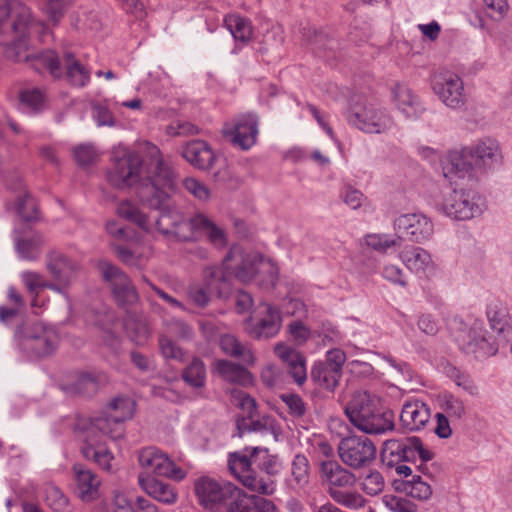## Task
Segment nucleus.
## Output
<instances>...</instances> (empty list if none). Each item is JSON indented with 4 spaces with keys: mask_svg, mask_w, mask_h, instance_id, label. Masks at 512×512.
<instances>
[{
    "mask_svg": "<svg viewBox=\"0 0 512 512\" xmlns=\"http://www.w3.org/2000/svg\"><path fill=\"white\" fill-rule=\"evenodd\" d=\"M274 352L288 366L289 374L293 377L298 385H303L307 379L306 359L304 356L286 345L285 343H277L274 346Z\"/></svg>",
    "mask_w": 512,
    "mask_h": 512,
    "instance_id": "7c9ffc66",
    "label": "nucleus"
},
{
    "mask_svg": "<svg viewBox=\"0 0 512 512\" xmlns=\"http://www.w3.org/2000/svg\"><path fill=\"white\" fill-rule=\"evenodd\" d=\"M392 98L397 109L407 118L416 119L423 112L418 97L406 85L396 84L392 89Z\"/></svg>",
    "mask_w": 512,
    "mask_h": 512,
    "instance_id": "473e14b6",
    "label": "nucleus"
},
{
    "mask_svg": "<svg viewBox=\"0 0 512 512\" xmlns=\"http://www.w3.org/2000/svg\"><path fill=\"white\" fill-rule=\"evenodd\" d=\"M75 478V493L85 503H90L100 497L101 479L92 470L81 464L73 465Z\"/></svg>",
    "mask_w": 512,
    "mask_h": 512,
    "instance_id": "5701e85b",
    "label": "nucleus"
},
{
    "mask_svg": "<svg viewBox=\"0 0 512 512\" xmlns=\"http://www.w3.org/2000/svg\"><path fill=\"white\" fill-rule=\"evenodd\" d=\"M466 153L473 160L474 166L484 171L493 170L503 163L500 143L491 137H483L467 145Z\"/></svg>",
    "mask_w": 512,
    "mask_h": 512,
    "instance_id": "f3484780",
    "label": "nucleus"
},
{
    "mask_svg": "<svg viewBox=\"0 0 512 512\" xmlns=\"http://www.w3.org/2000/svg\"><path fill=\"white\" fill-rule=\"evenodd\" d=\"M15 339L25 349H33L36 356L51 354L58 343L56 332L43 323H35L28 333L23 334L19 329L15 332Z\"/></svg>",
    "mask_w": 512,
    "mask_h": 512,
    "instance_id": "2eb2a0df",
    "label": "nucleus"
},
{
    "mask_svg": "<svg viewBox=\"0 0 512 512\" xmlns=\"http://www.w3.org/2000/svg\"><path fill=\"white\" fill-rule=\"evenodd\" d=\"M340 198L351 209L361 208L367 201L365 195L353 186L347 185L340 192Z\"/></svg>",
    "mask_w": 512,
    "mask_h": 512,
    "instance_id": "13d9d810",
    "label": "nucleus"
},
{
    "mask_svg": "<svg viewBox=\"0 0 512 512\" xmlns=\"http://www.w3.org/2000/svg\"><path fill=\"white\" fill-rule=\"evenodd\" d=\"M468 157L466 146L460 150L450 151L442 164L444 177L453 181L470 176L473 172L474 163L470 162L467 159Z\"/></svg>",
    "mask_w": 512,
    "mask_h": 512,
    "instance_id": "bb28decb",
    "label": "nucleus"
},
{
    "mask_svg": "<svg viewBox=\"0 0 512 512\" xmlns=\"http://www.w3.org/2000/svg\"><path fill=\"white\" fill-rule=\"evenodd\" d=\"M399 259L410 272L419 276L427 277L436 270L431 253L420 246H406L399 253Z\"/></svg>",
    "mask_w": 512,
    "mask_h": 512,
    "instance_id": "412c9836",
    "label": "nucleus"
},
{
    "mask_svg": "<svg viewBox=\"0 0 512 512\" xmlns=\"http://www.w3.org/2000/svg\"><path fill=\"white\" fill-rule=\"evenodd\" d=\"M224 24L236 41L248 43L253 36L251 22L238 14H229L224 18Z\"/></svg>",
    "mask_w": 512,
    "mask_h": 512,
    "instance_id": "ea45409f",
    "label": "nucleus"
},
{
    "mask_svg": "<svg viewBox=\"0 0 512 512\" xmlns=\"http://www.w3.org/2000/svg\"><path fill=\"white\" fill-rule=\"evenodd\" d=\"M43 27L31 9L19 0H0V45L5 55L15 61H28V39Z\"/></svg>",
    "mask_w": 512,
    "mask_h": 512,
    "instance_id": "7ed1b4c3",
    "label": "nucleus"
},
{
    "mask_svg": "<svg viewBox=\"0 0 512 512\" xmlns=\"http://www.w3.org/2000/svg\"><path fill=\"white\" fill-rule=\"evenodd\" d=\"M20 102L23 109L36 112L44 107L45 95L37 88L26 89L20 93Z\"/></svg>",
    "mask_w": 512,
    "mask_h": 512,
    "instance_id": "603ef678",
    "label": "nucleus"
},
{
    "mask_svg": "<svg viewBox=\"0 0 512 512\" xmlns=\"http://www.w3.org/2000/svg\"><path fill=\"white\" fill-rule=\"evenodd\" d=\"M350 422L366 434H383L394 429L391 412H382L379 399L366 391L356 392L345 407Z\"/></svg>",
    "mask_w": 512,
    "mask_h": 512,
    "instance_id": "39448f33",
    "label": "nucleus"
},
{
    "mask_svg": "<svg viewBox=\"0 0 512 512\" xmlns=\"http://www.w3.org/2000/svg\"><path fill=\"white\" fill-rule=\"evenodd\" d=\"M394 228L416 243H424L434 234L432 220L422 213L400 215L394 221Z\"/></svg>",
    "mask_w": 512,
    "mask_h": 512,
    "instance_id": "a211bd4d",
    "label": "nucleus"
},
{
    "mask_svg": "<svg viewBox=\"0 0 512 512\" xmlns=\"http://www.w3.org/2000/svg\"><path fill=\"white\" fill-rule=\"evenodd\" d=\"M430 85L433 93L443 105L452 110L462 109L467 101L462 77L455 71L441 69L431 75Z\"/></svg>",
    "mask_w": 512,
    "mask_h": 512,
    "instance_id": "1a4fd4ad",
    "label": "nucleus"
},
{
    "mask_svg": "<svg viewBox=\"0 0 512 512\" xmlns=\"http://www.w3.org/2000/svg\"><path fill=\"white\" fill-rule=\"evenodd\" d=\"M21 280L27 290L31 293H39L38 289L44 288L46 280L44 276L35 271H23L20 274Z\"/></svg>",
    "mask_w": 512,
    "mask_h": 512,
    "instance_id": "0e129e2a",
    "label": "nucleus"
},
{
    "mask_svg": "<svg viewBox=\"0 0 512 512\" xmlns=\"http://www.w3.org/2000/svg\"><path fill=\"white\" fill-rule=\"evenodd\" d=\"M184 381L192 387L200 388L204 385L206 379V370L203 362L194 358L189 366L183 371Z\"/></svg>",
    "mask_w": 512,
    "mask_h": 512,
    "instance_id": "8fccbe9b",
    "label": "nucleus"
},
{
    "mask_svg": "<svg viewBox=\"0 0 512 512\" xmlns=\"http://www.w3.org/2000/svg\"><path fill=\"white\" fill-rule=\"evenodd\" d=\"M381 275L384 279L391 282L394 285H399L401 287L407 286L406 277L404 275L403 270L394 264H386L384 265Z\"/></svg>",
    "mask_w": 512,
    "mask_h": 512,
    "instance_id": "338daca9",
    "label": "nucleus"
},
{
    "mask_svg": "<svg viewBox=\"0 0 512 512\" xmlns=\"http://www.w3.org/2000/svg\"><path fill=\"white\" fill-rule=\"evenodd\" d=\"M109 419L95 418L93 420L79 418L75 424V433L83 441L82 454L88 460H93L102 469H113L114 455L106 447L103 439L109 436L106 433Z\"/></svg>",
    "mask_w": 512,
    "mask_h": 512,
    "instance_id": "0eeeda50",
    "label": "nucleus"
},
{
    "mask_svg": "<svg viewBox=\"0 0 512 512\" xmlns=\"http://www.w3.org/2000/svg\"><path fill=\"white\" fill-rule=\"evenodd\" d=\"M237 427L240 431V435L244 432H267L271 431L275 439H277L280 433V428L276 424L275 420L270 416H263L261 419L254 420L250 419L249 423L245 419L237 421Z\"/></svg>",
    "mask_w": 512,
    "mask_h": 512,
    "instance_id": "37998d69",
    "label": "nucleus"
},
{
    "mask_svg": "<svg viewBox=\"0 0 512 512\" xmlns=\"http://www.w3.org/2000/svg\"><path fill=\"white\" fill-rule=\"evenodd\" d=\"M73 154L76 162L81 166H88L94 163L99 155L96 148L91 144L76 146L73 150Z\"/></svg>",
    "mask_w": 512,
    "mask_h": 512,
    "instance_id": "bf43d9fd",
    "label": "nucleus"
},
{
    "mask_svg": "<svg viewBox=\"0 0 512 512\" xmlns=\"http://www.w3.org/2000/svg\"><path fill=\"white\" fill-rule=\"evenodd\" d=\"M440 413L446 415L451 421H460L466 415V406L462 399L452 395L443 394L439 397Z\"/></svg>",
    "mask_w": 512,
    "mask_h": 512,
    "instance_id": "79ce46f5",
    "label": "nucleus"
},
{
    "mask_svg": "<svg viewBox=\"0 0 512 512\" xmlns=\"http://www.w3.org/2000/svg\"><path fill=\"white\" fill-rule=\"evenodd\" d=\"M282 401L289 409V413L296 418L304 416L306 412V405L303 399L296 394H283L281 395Z\"/></svg>",
    "mask_w": 512,
    "mask_h": 512,
    "instance_id": "69168bd1",
    "label": "nucleus"
},
{
    "mask_svg": "<svg viewBox=\"0 0 512 512\" xmlns=\"http://www.w3.org/2000/svg\"><path fill=\"white\" fill-rule=\"evenodd\" d=\"M341 461L352 469L369 466L376 459V447L365 436H350L342 439L338 446Z\"/></svg>",
    "mask_w": 512,
    "mask_h": 512,
    "instance_id": "f8f14e48",
    "label": "nucleus"
},
{
    "mask_svg": "<svg viewBox=\"0 0 512 512\" xmlns=\"http://www.w3.org/2000/svg\"><path fill=\"white\" fill-rule=\"evenodd\" d=\"M16 250L22 259L33 260L36 259L40 247L42 245V238L39 235L16 240Z\"/></svg>",
    "mask_w": 512,
    "mask_h": 512,
    "instance_id": "3c124183",
    "label": "nucleus"
},
{
    "mask_svg": "<svg viewBox=\"0 0 512 512\" xmlns=\"http://www.w3.org/2000/svg\"><path fill=\"white\" fill-rule=\"evenodd\" d=\"M138 484L148 496L160 503L172 505L178 500V493L175 487L154 476L139 474Z\"/></svg>",
    "mask_w": 512,
    "mask_h": 512,
    "instance_id": "393cba45",
    "label": "nucleus"
},
{
    "mask_svg": "<svg viewBox=\"0 0 512 512\" xmlns=\"http://www.w3.org/2000/svg\"><path fill=\"white\" fill-rule=\"evenodd\" d=\"M223 135L234 146L242 150H249L257 141V116L252 113L239 115L224 125Z\"/></svg>",
    "mask_w": 512,
    "mask_h": 512,
    "instance_id": "4468645a",
    "label": "nucleus"
},
{
    "mask_svg": "<svg viewBox=\"0 0 512 512\" xmlns=\"http://www.w3.org/2000/svg\"><path fill=\"white\" fill-rule=\"evenodd\" d=\"M217 373L227 382L239 385H251L253 375L244 367L228 360H218L215 362Z\"/></svg>",
    "mask_w": 512,
    "mask_h": 512,
    "instance_id": "c9c22d12",
    "label": "nucleus"
},
{
    "mask_svg": "<svg viewBox=\"0 0 512 512\" xmlns=\"http://www.w3.org/2000/svg\"><path fill=\"white\" fill-rule=\"evenodd\" d=\"M274 352L288 366L289 374L293 377L298 385H303L307 379L306 359L304 356L286 345L285 343H277L274 346Z\"/></svg>",
    "mask_w": 512,
    "mask_h": 512,
    "instance_id": "c85d7f7f",
    "label": "nucleus"
},
{
    "mask_svg": "<svg viewBox=\"0 0 512 512\" xmlns=\"http://www.w3.org/2000/svg\"><path fill=\"white\" fill-rule=\"evenodd\" d=\"M159 346L162 355L166 359H173L179 362H183L185 360V352L171 339L165 336L160 337Z\"/></svg>",
    "mask_w": 512,
    "mask_h": 512,
    "instance_id": "052dcab7",
    "label": "nucleus"
},
{
    "mask_svg": "<svg viewBox=\"0 0 512 512\" xmlns=\"http://www.w3.org/2000/svg\"><path fill=\"white\" fill-rule=\"evenodd\" d=\"M112 512H159L156 505L144 497H137L133 501L125 492L114 491L111 500Z\"/></svg>",
    "mask_w": 512,
    "mask_h": 512,
    "instance_id": "72a5a7b5",
    "label": "nucleus"
},
{
    "mask_svg": "<svg viewBox=\"0 0 512 512\" xmlns=\"http://www.w3.org/2000/svg\"><path fill=\"white\" fill-rule=\"evenodd\" d=\"M487 319L491 330L499 341L506 343L512 335V319L508 309L500 302H492L487 307Z\"/></svg>",
    "mask_w": 512,
    "mask_h": 512,
    "instance_id": "cd10ccee",
    "label": "nucleus"
},
{
    "mask_svg": "<svg viewBox=\"0 0 512 512\" xmlns=\"http://www.w3.org/2000/svg\"><path fill=\"white\" fill-rule=\"evenodd\" d=\"M92 118L98 127L115 125V119L108 107L96 104L92 107Z\"/></svg>",
    "mask_w": 512,
    "mask_h": 512,
    "instance_id": "774afa93",
    "label": "nucleus"
},
{
    "mask_svg": "<svg viewBox=\"0 0 512 512\" xmlns=\"http://www.w3.org/2000/svg\"><path fill=\"white\" fill-rule=\"evenodd\" d=\"M223 266L225 272L219 267H206L203 281L189 285L187 297L193 304L205 307L213 295H221L222 285L230 273H234L242 282L257 280L264 288L274 287L278 280V268L271 260L256 252L244 254L240 246H233L230 249L224 258Z\"/></svg>",
    "mask_w": 512,
    "mask_h": 512,
    "instance_id": "f03ea898",
    "label": "nucleus"
},
{
    "mask_svg": "<svg viewBox=\"0 0 512 512\" xmlns=\"http://www.w3.org/2000/svg\"><path fill=\"white\" fill-rule=\"evenodd\" d=\"M236 488L237 486L231 482L217 481L208 477L199 479L195 484L200 503L210 510L217 509L220 505L226 508Z\"/></svg>",
    "mask_w": 512,
    "mask_h": 512,
    "instance_id": "dca6fc26",
    "label": "nucleus"
},
{
    "mask_svg": "<svg viewBox=\"0 0 512 512\" xmlns=\"http://www.w3.org/2000/svg\"><path fill=\"white\" fill-rule=\"evenodd\" d=\"M63 62L69 82L76 87H84L90 81V71L83 66L72 54H65Z\"/></svg>",
    "mask_w": 512,
    "mask_h": 512,
    "instance_id": "a19ab883",
    "label": "nucleus"
},
{
    "mask_svg": "<svg viewBox=\"0 0 512 512\" xmlns=\"http://www.w3.org/2000/svg\"><path fill=\"white\" fill-rule=\"evenodd\" d=\"M311 380L319 387L334 390L339 384L342 373L324 361H316L311 368Z\"/></svg>",
    "mask_w": 512,
    "mask_h": 512,
    "instance_id": "e433bc0d",
    "label": "nucleus"
},
{
    "mask_svg": "<svg viewBox=\"0 0 512 512\" xmlns=\"http://www.w3.org/2000/svg\"><path fill=\"white\" fill-rule=\"evenodd\" d=\"M142 152L150 158L154 166L153 176L144 177L140 155L123 144L111 150L113 167L108 180L114 187H136L140 204L131 200L122 201L117 214L148 234L160 233L166 239L177 241H197L207 238L209 242L222 248L227 244L225 231L203 213L185 215L168 207L166 202L174 188V173L164 163L159 148L150 143L141 144Z\"/></svg>",
    "mask_w": 512,
    "mask_h": 512,
    "instance_id": "f257e3e1",
    "label": "nucleus"
},
{
    "mask_svg": "<svg viewBox=\"0 0 512 512\" xmlns=\"http://www.w3.org/2000/svg\"><path fill=\"white\" fill-rule=\"evenodd\" d=\"M274 352L288 366L289 374L293 377L298 385H303L307 379L306 359L304 356L286 345L285 343H277L274 346Z\"/></svg>",
    "mask_w": 512,
    "mask_h": 512,
    "instance_id": "c756f323",
    "label": "nucleus"
},
{
    "mask_svg": "<svg viewBox=\"0 0 512 512\" xmlns=\"http://www.w3.org/2000/svg\"><path fill=\"white\" fill-rule=\"evenodd\" d=\"M385 480L377 470H370L361 481L362 490L370 495L376 496L384 490Z\"/></svg>",
    "mask_w": 512,
    "mask_h": 512,
    "instance_id": "864d4df0",
    "label": "nucleus"
},
{
    "mask_svg": "<svg viewBox=\"0 0 512 512\" xmlns=\"http://www.w3.org/2000/svg\"><path fill=\"white\" fill-rule=\"evenodd\" d=\"M125 326L129 336L136 344H144L150 335L149 328L143 321H128Z\"/></svg>",
    "mask_w": 512,
    "mask_h": 512,
    "instance_id": "e2e57ef3",
    "label": "nucleus"
},
{
    "mask_svg": "<svg viewBox=\"0 0 512 512\" xmlns=\"http://www.w3.org/2000/svg\"><path fill=\"white\" fill-rule=\"evenodd\" d=\"M181 155L189 164L201 170L210 169L216 159L212 148L202 140L186 143L181 149Z\"/></svg>",
    "mask_w": 512,
    "mask_h": 512,
    "instance_id": "a878e982",
    "label": "nucleus"
},
{
    "mask_svg": "<svg viewBox=\"0 0 512 512\" xmlns=\"http://www.w3.org/2000/svg\"><path fill=\"white\" fill-rule=\"evenodd\" d=\"M364 241L368 248L384 254L391 248L399 246L401 239L389 234L373 233L366 235Z\"/></svg>",
    "mask_w": 512,
    "mask_h": 512,
    "instance_id": "49530a36",
    "label": "nucleus"
},
{
    "mask_svg": "<svg viewBox=\"0 0 512 512\" xmlns=\"http://www.w3.org/2000/svg\"><path fill=\"white\" fill-rule=\"evenodd\" d=\"M226 512H278V508L271 500L249 495L237 487L227 502Z\"/></svg>",
    "mask_w": 512,
    "mask_h": 512,
    "instance_id": "4be33fe9",
    "label": "nucleus"
},
{
    "mask_svg": "<svg viewBox=\"0 0 512 512\" xmlns=\"http://www.w3.org/2000/svg\"><path fill=\"white\" fill-rule=\"evenodd\" d=\"M381 459L388 467L408 461L406 439L385 441L381 450Z\"/></svg>",
    "mask_w": 512,
    "mask_h": 512,
    "instance_id": "4c0bfd02",
    "label": "nucleus"
},
{
    "mask_svg": "<svg viewBox=\"0 0 512 512\" xmlns=\"http://www.w3.org/2000/svg\"><path fill=\"white\" fill-rule=\"evenodd\" d=\"M34 58L41 64L45 65L53 77L60 78L63 75L60 60L55 52L46 51Z\"/></svg>",
    "mask_w": 512,
    "mask_h": 512,
    "instance_id": "680f3d73",
    "label": "nucleus"
},
{
    "mask_svg": "<svg viewBox=\"0 0 512 512\" xmlns=\"http://www.w3.org/2000/svg\"><path fill=\"white\" fill-rule=\"evenodd\" d=\"M45 502L54 512H71L72 506L67 496L54 484L45 487Z\"/></svg>",
    "mask_w": 512,
    "mask_h": 512,
    "instance_id": "a18cd8bd",
    "label": "nucleus"
},
{
    "mask_svg": "<svg viewBox=\"0 0 512 512\" xmlns=\"http://www.w3.org/2000/svg\"><path fill=\"white\" fill-rule=\"evenodd\" d=\"M431 413L428 405L420 400L407 401L400 414V421L406 429L419 431L429 422Z\"/></svg>",
    "mask_w": 512,
    "mask_h": 512,
    "instance_id": "2f4dec72",
    "label": "nucleus"
},
{
    "mask_svg": "<svg viewBox=\"0 0 512 512\" xmlns=\"http://www.w3.org/2000/svg\"><path fill=\"white\" fill-rule=\"evenodd\" d=\"M397 489H400V487H397ZM401 490L418 500H428L432 495L430 484L425 482L419 475H413L411 480L403 481L401 483Z\"/></svg>",
    "mask_w": 512,
    "mask_h": 512,
    "instance_id": "c03bdc74",
    "label": "nucleus"
},
{
    "mask_svg": "<svg viewBox=\"0 0 512 512\" xmlns=\"http://www.w3.org/2000/svg\"><path fill=\"white\" fill-rule=\"evenodd\" d=\"M320 478L330 498L350 510H359L366 506L365 497L353 489L357 483L356 475L336 461H323L320 464Z\"/></svg>",
    "mask_w": 512,
    "mask_h": 512,
    "instance_id": "20e7f679",
    "label": "nucleus"
},
{
    "mask_svg": "<svg viewBox=\"0 0 512 512\" xmlns=\"http://www.w3.org/2000/svg\"><path fill=\"white\" fill-rule=\"evenodd\" d=\"M46 267L53 279L64 286H71L76 279L78 265L60 252L49 253Z\"/></svg>",
    "mask_w": 512,
    "mask_h": 512,
    "instance_id": "b1692460",
    "label": "nucleus"
},
{
    "mask_svg": "<svg viewBox=\"0 0 512 512\" xmlns=\"http://www.w3.org/2000/svg\"><path fill=\"white\" fill-rule=\"evenodd\" d=\"M453 335L460 349L466 352H474L479 343L484 340L482 325L476 321L471 326L460 321Z\"/></svg>",
    "mask_w": 512,
    "mask_h": 512,
    "instance_id": "f704fd0d",
    "label": "nucleus"
},
{
    "mask_svg": "<svg viewBox=\"0 0 512 512\" xmlns=\"http://www.w3.org/2000/svg\"><path fill=\"white\" fill-rule=\"evenodd\" d=\"M109 414L100 418L109 419L106 433L112 439L120 438L123 434L122 423L132 418L135 402L129 397H116L109 404Z\"/></svg>",
    "mask_w": 512,
    "mask_h": 512,
    "instance_id": "aec40b11",
    "label": "nucleus"
},
{
    "mask_svg": "<svg viewBox=\"0 0 512 512\" xmlns=\"http://www.w3.org/2000/svg\"><path fill=\"white\" fill-rule=\"evenodd\" d=\"M220 347L225 354L241 358L247 365L255 364L253 352L246 348L234 335L226 334L221 336Z\"/></svg>",
    "mask_w": 512,
    "mask_h": 512,
    "instance_id": "58836bf2",
    "label": "nucleus"
},
{
    "mask_svg": "<svg viewBox=\"0 0 512 512\" xmlns=\"http://www.w3.org/2000/svg\"><path fill=\"white\" fill-rule=\"evenodd\" d=\"M291 473L299 487H304L309 481V462L304 455H296L292 462Z\"/></svg>",
    "mask_w": 512,
    "mask_h": 512,
    "instance_id": "5fc2aeb1",
    "label": "nucleus"
},
{
    "mask_svg": "<svg viewBox=\"0 0 512 512\" xmlns=\"http://www.w3.org/2000/svg\"><path fill=\"white\" fill-rule=\"evenodd\" d=\"M348 121L350 124L368 134H383L394 126L391 116L373 104H366L360 110L352 112Z\"/></svg>",
    "mask_w": 512,
    "mask_h": 512,
    "instance_id": "ddd939ff",
    "label": "nucleus"
},
{
    "mask_svg": "<svg viewBox=\"0 0 512 512\" xmlns=\"http://www.w3.org/2000/svg\"><path fill=\"white\" fill-rule=\"evenodd\" d=\"M260 450L259 447H246L244 450L229 455L228 465L232 474L249 490L272 495L275 482L269 476H258L251 469L252 458Z\"/></svg>",
    "mask_w": 512,
    "mask_h": 512,
    "instance_id": "6e6552de",
    "label": "nucleus"
},
{
    "mask_svg": "<svg viewBox=\"0 0 512 512\" xmlns=\"http://www.w3.org/2000/svg\"><path fill=\"white\" fill-rule=\"evenodd\" d=\"M382 503L391 512H416V505L410 500L387 494L382 497Z\"/></svg>",
    "mask_w": 512,
    "mask_h": 512,
    "instance_id": "4d7b16f0",
    "label": "nucleus"
},
{
    "mask_svg": "<svg viewBox=\"0 0 512 512\" xmlns=\"http://www.w3.org/2000/svg\"><path fill=\"white\" fill-rule=\"evenodd\" d=\"M15 212L26 222L38 219V209L35 199L28 193L21 194L14 206Z\"/></svg>",
    "mask_w": 512,
    "mask_h": 512,
    "instance_id": "09e8293b",
    "label": "nucleus"
},
{
    "mask_svg": "<svg viewBox=\"0 0 512 512\" xmlns=\"http://www.w3.org/2000/svg\"><path fill=\"white\" fill-rule=\"evenodd\" d=\"M408 461L427 463L434 458V452L416 436L406 438Z\"/></svg>",
    "mask_w": 512,
    "mask_h": 512,
    "instance_id": "de8ad7c7",
    "label": "nucleus"
},
{
    "mask_svg": "<svg viewBox=\"0 0 512 512\" xmlns=\"http://www.w3.org/2000/svg\"><path fill=\"white\" fill-rule=\"evenodd\" d=\"M437 210L452 221H470L488 210V201L477 188H453L443 192Z\"/></svg>",
    "mask_w": 512,
    "mask_h": 512,
    "instance_id": "423d86ee",
    "label": "nucleus"
},
{
    "mask_svg": "<svg viewBox=\"0 0 512 512\" xmlns=\"http://www.w3.org/2000/svg\"><path fill=\"white\" fill-rule=\"evenodd\" d=\"M138 463L143 469L140 474L162 476L175 481H181L186 477L183 469L176 466L167 454L153 446L139 451Z\"/></svg>",
    "mask_w": 512,
    "mask_h": 512,
    "instance_id": "9b49d317",
    "label": "nucleus"
},
{
    "mask_svg": "<svg viewBox=\"0 0 512 512\" xmlns=\"http://www.w3.org/2000/svg\"><path fill=\"white\" fill-rule=\"evenodd\" d=\"M70 6L71 0H48L43 11L53 24H57Z\"/></svg>",
    "mask_w": 512,
    "mask_h": 512,
    "instance_id": "6e6d98bb",
    "label": "nucleus"
},
{
    "mask_svg": "<svg viewBox=\"0 0 512 512\" xmlns=\"http://www.w3.org/2000/svg\"><path fill=\"white\" fill-rule=\"evenodd\" d=\"M100 268L103 277L110 282L118 303L125 305L132 304L137 301L138 296L136 290L132 286L127 275L108 262H101Z\"/></svg>",
    "mask_w": 512,
    "mask_h": 512,
    "instance_id": "6ab92c4d",
    "label": "nucleus"
},
{
    "mask_svg": "<svg viewBox=\"0 0 512 512\" xmlns=\"http://www.w3.org/2000/svg\"><path fill=\"white\" fill-rule=\"evenodd\" d=\"M282 327L280 310L270 303H261L256 315L244 321L245 332L253 339H269L275 337Z\"/></svg>",
    "mask_w": 512,
    "mask_h": 512,
    "instance_id": "9d476101",
    "label": "nucleus"
}]
</instances>
